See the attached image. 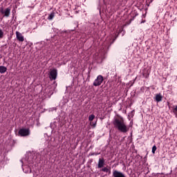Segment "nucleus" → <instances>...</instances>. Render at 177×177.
<instances>
[{"label":"nucleus","instance_id":"20e7f679","mask_svg":"<svg viewBox=\"0 0 177 177\" xmlns=\"http://www.w3.org/2000/svg\"><path fill=\"white\" fill-rule=\"evenodd\" d=\"M49 78L50 81L56 80L57 78V69H52L49 73Z\"/></svg>","mask_w":177,"mask_h":177},{"label":"nucleus","instance_id":"4468645a","mask_svg":"<svg viewBox=\"0 0 177 177\" xmlns=\"http://www.w3.org/2000/svg\"><path fill=\"white\" fill-rule=\"evenodd\" d=\"M156 150H157V147L156 145H153L152 147V153L156 154Z\"/></svg>","mask_w":177,"mask_h":177},{"label":"nucleus","instance_id":"f8f14e48","mask_svg":"<svg viewBox=\"0 0 177 177\" xmlns=\"http://www.w3.org/2000/svg\"><path fill=\"white\" fill-rule=\"evenodd\" d=\"M53 17H55V12H51L48 17V20H53Z\"/></svg>","mask_w":177,"mask_h":177},{"label":"nucleus","instance_id":"1a4fd4ad","mask_svg":"<svg viewBox=\"0 0 177 177\" xmlns=\"http://www.w3.org/2000/svg\"><path fill=\"white\" fill-rule=\"evenodd\" d=\"M155 100H156V102L158 103L160 102H162V95H161V93L156 94Z\"/></svg>","mask_w":177,"mask_h":177},{"label":"nucleus","instance_id":"423d86ee","mask_svg":"<svg viewBox=\"0 0 177 177\" xmlns=\"http://www.w3.org/2000/svg\"><path fill=\"white\" fill-rule=\"evenodd\" d=\"M113 177H125V174H124L121 171H119L118 170H113Z\"/></svg>","mask_w":177,"mask_h":177},{"label":"nucleus","instance_id":"39448f33","mask_svg":"<svg viewBox=\"0 0 177 177\" xmlns=\"http://www.w3.org/2000/svg\"><path fill=\"white\" fill-rule=\"evenodd\" d=\"M18 133L20 136H28L30 135V129H21Z\"/></svg>","mask_w":177,"mask_h":177},{"label":"nucleus","instance_id":"dca6fc26","mask_svg":"<svg viewBox=\"0 0 177 177\" xmlns=\"http://www.w3.org/2000/svg\"><path fill=\"white\" fill-rule=\"evenodd\" d=\"M25 172L26 174H31V169H30V167H28V171Z\"/></svg>","mask_w":177,"mask_h":177},{"label":"nucleus","instance_id":"ddd939ff","mask_svg":"<svg viewBox=\"0 0 177 177\" xmlns=\"http://www.w3.org/2000/svg\"><path fill=\"white\" fill-rule=\"evenodd\" d=\"M5 34L3 33V30H2V29L0 28V39H2V38H3Z\"/></svg>","mask_w":177,"mask_h":177},{"label":"nucleus","instance_id":"6ab92c4d","mask_svg":"<svg viewBox=\"0 0 177 177\" xmlns=\"http://www.w3.org/2000/svg\"><path fill=\"white\" fill-rule=\"evenodd\" d=\"M143 23H145V21H141V24H143Z\"/></svg>","mask_w":177,"mask_h":177},{"label":"nucleus","instance_id":"f03ea898","mask_svg":"<svg viewBox=\"0 0 177 177\" xmlns=\"http://www.w3.org/2000/svg\"><path fill=\"white\" fill-rule=\"evenodd\" d=\"M12 10L11 7H8L3 9V7L0 8V13L3 15V17H9L10 16V11Z\"/></svg>","mask_w":177,"mask_h":177},{"label":"nucleus","instance_id":"6e6552de","mask_svg":"<svg viewBox=\"0 0 177 177\" xmlns=\"http://www.w3.org/2000/svg\"><path fill=\"white\" fill-rule=\"evenodd\" d=\"M104 167V158H100L98 160V168H103Z\"/></svg>","mask_w":177,"mask_h":177},{"label":"nucleus","instance_id":"9d476101","mask_svg":"<svg viewBox=\"0 0 177 177\" xmlns=\"http://www.w3.org/2000/svg\"><path fill=\"white\" fill-rule=\"evenodd\" d=\"M8 71L6 66H0V74H5Z\"/></svg>","mask_w":177,"mask_h":177},{"label":"nucleus","instance_id":"f257e3e1","mask_svg":"<svg viewBox=\"0 0 177 177\" xmlns=\"http://www.w3.org/2000/svg\"><path fill=\"white\" fill-rule=\"evenodd\" d=\"M113 124L118 131L122 133H127L129 131V127H128L124 118L122 116L118 115V118H113Z\"/></svg>","mask_w":177,"mask_h":177},{"label":"nucleus","instance_id":"2eb2a0df","mask_svg":"<svg viewBox=\"0 0 177 177\" xmlns=\"http://www.w3.org/2000/svg\"><path fill=\"white\" fill-rule=\"evenodd\" d=\"M93 120H95V115H91L88 117V120L89 121H93Z\"/></svg>","mask_w":177,"mask_h":177},{"label":"nucleus","instance_id":"0eeeda50","mask_svg":"<svg viewBox=\"0 0 177 177\" xmlns=\"http://www.w3.org/2000/svg\"><path fill=\"white\" fill-rule=\"evenodd\" d=\"M16 37H17V39L19 41V42L24 41V36H23V35L19 31L16 32Z\"/></svg>","mask_w":177,"mask_h":177},{"label":"nucleus","instance_id":"9b49d317","mask_svg":"<svg viewBox=\"0 0 177 177\" xmlns=\"http://www.w3.org/2000/svg\"><path fill=\"white\" fill-rule=\"evenodd\" d=\"M101 171L102 172H106V173H109V174H111V169L109 167H103Z\"/></svg>","mask_w":177,"mask_h":177},{"label":"nucleus","instance_id":"aec40b11","mask_svg":"<svg viewBox=\"0 0 177 177\" xmlns=\"http://www.w3.org/2000/svg\"><path fill=\"white\" fill-rule=\"evenodd\" d=\"M134 112H135V111H131V113H134Z\"/></svg>","mask_w":177,"mask_h":177},{"label":"nucleus","instance_id":"7ed1b4c3","mask_svg":"<svg viewBox=\"0 0 177 177\" xmlns=\"http://www.w3.org/2000/svg\"><path fill=\"white\" fill-rule=\"evenodd\" d=\"M103 76L100 75L97 77V78L94 80L93 85L94 86H100L102 84H103Z\"/></svg>","mask_w":177,"mask_h":177},{"label":"nucleus","instance_id":"a211bd4d","mask_svg":"<svg viewBox=\"0 0 177 177\" xmlns=\"http://www.w3.org/2000/svg\"><path fill=\"white\" fill-rule=\"evenodd\" d=\"M91 125H92V127H93V128H95L96 127V122L93 123V124H91Z\"/></svg>","mask_w":177,"mask_h":177},{"label":"nucleus","instance_id":"f3484780","mask_svg":"<svg viewBox=\"0 0 177 177\" xmlns=\"http://www.w3.org/2000/svg\"><path fill=\"white\" fill-rule=\"evenodd\" d=\"M174 113H177V105L175 106L174 109Z\"/></svg>","mask_w":177,"mask_h":177}]
</instances>
